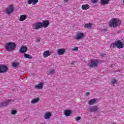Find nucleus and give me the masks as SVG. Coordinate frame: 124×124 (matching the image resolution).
<instances>
[{
    "label": "nucleus",
    "instance_id": "f8f14e48",
    "mask_svg": "<svg viewBox=\"0 0 124 124\" xmlns=\"http://www.w3.org/2000/svg\"><path fill=\"white\" fill-rule=\"evenodd\" d=\"M38 2V0H28V4H32V5H35Z\"/></svg>",
    "mask_w": 124,
    "mask_h": 124
},
{
    "label": "nucleus",
    "instance_id": "5701e85b",
    "mask_svg": "<svg viewBox=\"0 0 124 124\" xmlns=\"http://www.w3.org/2000/svg\"><path fill=\"white\" fill-rule=\"evenodd\" d=\"M64 112L65 116H66L67 117H68L71 113V111L70 110H64Z\"/></svg>",
    "mask_w": 124,
    "mask_h": 124
},
{
    "label": "nucleus",
    "instance_id": "6ab92c4d",
    "mask_svg": "<svg viewBox=\"0 0 124 124\" xmlns=\"http://www.w3.org/2000/svg\"><path fill=\"white\" fill-rule=\"evenodd\" d=\"M81 8L83 10H87L90 8V5L88 4L82 5Z\"/></svg>",
    "mask_w": 124,
    "mask_h": 124
},
{
    "label": "nucleus",
    "instance_id": "7ed1b4c3",
    "mask_svg": "<svg viewBox=\"0 0 124 124\" xmlns=\"http://www.w3.org/2000/svg\"><path fill=\"white\" fill-rule=\"evenodd\" d=\"M98 63V60H91L89 61L88 63V66L90 68H93L94 67H96L97 66V64Z\"/></svg>",
    "mask_w": 124,
    "mask_h": 124
},
{
    "label": "nucleus",
    "instance_id": "423d86ee",
    "mask_svg": "<svg viewBox=\"0 0 124 124\" xmlns=\"http://www.w3.org/2000/svg\"><path fill=\"white\" fill-rule=\"evenodd\" d=\"M11 101H12V100H7L5 102H1L0 103V107H6V106L9 105Z\"/></svg>",
    "mask_w": 124,
    "mask_h": 124
},
{
    "label": "nucleus",
    "instance_id": "412c9836",
    "mask_svg": "<svg viewBox=\"0 0 124 124\" xmlns=\"http://www.w3.org/2000/svg\"><path fill=\"white\" fill-rule=\"evenodd\" d=\"M109 0H100V3L102 5H105V4H107Z\"/></svg>",
    "mask_w": 124,
    "mask_h": 124
},
{
    "label": "nucleus",
    "instance_id": "0eeeda50",
    "mask_svg": "<svg viewBox=\"0 0 124 124\" xmlns=\"http://www.w3.org/2000/svg\"><path fill=\"white\" fill-rule=\"evenodd\" d=\"M8 68L4 65H0V73H4L7 71Z\"/></svg>",
    "mask_w": 124,
    "mask_h": 124
},
{
    "label": "nucleus",
    "instance_id": "4be33fe9",
    "mask_svg": "<svg viewBox=\"0 0 124 124\" xmlns=\"http://www.w3.org/2000/svg\"><path fill=\"white\" fill-rule=\"evenodd\" d=\"M19 65L20 63L19 62H14L12 63V66H13V67H19Z\"/></svg>",
    "mask_w": 124,
    "mask_h": 124
},
{
    "label": "nucleus",
    "instance_id": "dca6fc26",
    "mask_svg": "<svg viewBox=\"0 0 124 124\" xmlns=\"http://www.w3.org/2000/svg\"><path fill=\"white\" fill-rule=\"evenodd\" d=\"M84 37V33L78 32L77 34V37L75 38V39H81Z\"/></svg>",
    "mask_w": 124,
    "mask_h": 124
},
{
    "label": "nucleus",
    "instance_id": "2eb2a0df",
    "mask_svg": "<svg viewBox=\"0 0 124 124\" xmlns=\"http://www.w3.org/2000/svg\"><path fill=\"white\" fill-rule=\"evenodd\" d=\"M50 25L49 21L47 20H44L42 22V26L43 28H47Z\"/></svg>",
    "mask_w": 124,
    "mask_h": 124
},
{
    "label": "nucleus",
    "instance_id": "20e7f679",
    "mask_svg": "<svg viewBox=\"0 0 124 124\" xmlns=\"http://www.w3.org/2000/svg\"><path fill=\"white\" fill-rule=\"evenodd\" d=\"M5 12L6 14L10 15L11 13H13V12H14V7L12 5H10L6 8L5 10Z\"/></svg>",
    "mask_w": 124,
    "mask_h": 124
},
{
    "label": "nucleus",
    "instance_id": "7c9ffc66",
    "mask_svg": "<svg viewBox=\"0 0 124 124\" xmlns=\"http://www.w3.org/2000/svg\"><path fill=\"white\" fill-rule=\"evenodd\" d=\"M16 110H12V111L11 114H12V115H15V114H16Z\"/></svg>",
    "mask_w": 124,
    "mask_h": 124
},
{
    "label": "nucleus",
    "instance_id": "c9c22d12",
    "mask_svg": "<svg viewBox=\"0 0 124 124\" xmlns=\"http://www.w3.org/2000/svg\"><path fill=\"white\" fill-rule=\"evenodd\" d=\"M64 1H65V2H67V1H68V0H64Z\"/></svg>",
    "mask_w": 124,
    "mask_h": 124
},
{
    "label": "nucleus",
    "instance_id": "c85d7f7f",
    "mask_svg": "<svg viewBox=\"0 0 124 124\" xmlns=\"http://www.w3.org/2000/svg\"><path fill=\"white\" fill-rule=\"evenodd\" d=\"M72 51H78V47H75L72 49Z\"/></svg>",
    "mask_w": 124,
    "mask_h": 124
},
{
    "label": "nucleus",
    "instance_id": "9d476101",
    "mask_svg": "<svg viewBox=\"0 0 124 124\" xmlns=\"http://www.w3.org/2000/svg\"><path fill=\"white\" fill-rule=\"evenodd\" d=\"M27 51H28V47L24 46H22L19 49V53H21L22 54H24Z\"/></svg>",
    "mask_w": 124,
    "mask_h": 124
},
{
    "label": "nucleus",
    "instance_id": "a878e982",
    "mask_svg": "<svg viewBox=\"0 0 124 124\" xmlns=\"http://www.w3.org/2000/svg\"><path fill=\"white\" fill-rule=\"evenodd\" d=\"M24 58H26V59H32V56L29 54H24Z\"/></svg>",
    "mask_w": 124,
    "mask_h": 124
},
{
    "label": "nucleus",
    "instance_id": "1a4fd4ad",
    "mask_svg": "<svg viewBox=\"0 0 124 124\" xmlns=\"http://www.w3.org/2000/svg\"><path fill=\"white\" fill-rule=\"evenodd\" d=\"M51 116H52V113L50 112H46L44 115V118L46 120H49V119L51 118Z\"/></svg>",
    "mask_w": 124,
    "mask_h": 124
},
{
    "label": "nucleus",
    "instance_id": "6e6552de",
    "mask_svg": "<svg viewBox=\"0 0 124 124\" xmlns=\"http://www.w3.org/2000/svg\"><path fill=\"white\" fill-rule=\"evenodd\" d=\"M57 54L59 56H62L65 54V49L61 48L57 50Z\"/></svg>",
    "mask_w": 124,
    "mask_h": 124
},
{
    "label": "nucleus",
    "instance_id": "473e14b6",
    "mask_svg": "<svg viewBox=\"0 0 124 124\" xmlns=\"http://www.w3.org/2000/svg\"><path fill=\"white\" fill-rule=\"evenodd\" d=\"M85 95H86V96H88V95H90V93H89V92L86 93H85Z\"/></svg>",
    "mask_w": 124,
    "mask_h": 124
},
{
    "label": "nucleus",
    "instance_id": "393cba45",
    "mask_svg": "<svg viewBox=\"0 0 124 124\" xmlns=\"http://www.w3.org/2000/svg\"><path fill=\"white\" fill-rule=\"evenodd\" d=\"M92 26H93V24L92 23H87L85 24L84 28H86L87 29H90V28H92Z\"/></svg>",
    "mask_w": 124,
    "mask_h": 124
},
{
    "label": "nucleus",
    "instance_id": "f3484780",
    "mask_svg": "<svg viewBox=\"0 0 124 124\" xmlns=\"http://www.w3.org/2000/svg\"><path fill=\"white\" fill-rule=\"evenodd\" d=\"M27 19V16L25 15H22L20 16V18L19 19V21L20 22H23V21H25Z\"/></svg>",
    "mask_w": 124,
    "mask_h": 124
},
{
    "label": "nucleus",
    "instance_id": "f704fd0d",
    "mask_svg": "<svg viewBox=\"0 0 124 124\" xmlns=\"http://www.w3.org/2000/svg\"><path fill=\"white\" fill-rule=\"evenodd\" d=\"M123 43V48L124 47V40L123 41V42H122Z\"/></svg>",
    "mask_w": 124,
    "mask_h": 124
},
{
    "label": "nucleus",
    "instance_id": "ddd939ff",
    "mask_svg": "<svg viewBox=\"0 0 124 124\" xmlns=\"http://www.w3.org/2000/svg\"><path fill=\"white\" fill-rule=\"evenodd\" d=\"M89 111L90 112H96V111H98V108H97V106H94L91 107L89 108Z\"/></svg>",
    "mask_w": 124,
    "mask_h": 124
},
{
    "label": "nucleus",
    "instance_id": "72a5a7b5",
    "mask_svg": "<svg viewBox=\"0 0 124 124\" xmlns=\"http://www.w3.org/2000/svg\"><path fill=\"white\" fill-rule=\"evenodd\" d=\"M39 41H40V38L37 39V42H39Z\"/></svg>",
    "mask_w": 124,
    "mask_h": 124
},
{
    "label": "nucleus",
    "instance_id": "cd10ccee",
    "mask_svg": "<svg viewBox=\"0 0 124 124\" xmlns=\"http://www.w3.org/2000/svg\"><path fill=\"white\" fill-rule=\"evenodd\" d=\"M49 74H53V73H55V70L54 69H51L49 70Z\"/></svg>",
    "mask_w": 124,
    "mask_h": 124
},
{
    "label": "nucleus",
    "instance_id": "39448f33",
    "mask_svg": "<svg viewBox=\"0 0 124 124\" xmlns=\"http://www.w3.org/2000/svg\"><path fill=\"white\" fill-rule=\"evenodd\" d=\"M113 46H116L118 49H123L124 46L123 45V42H121L120 40L115 41L113 44Z\"/></svg>",
    "mask_w": 124,
    "mask_h": 124
},
{
    "label": "nucleus",
    "instance_id": "9b49d317",
    "mask_svg": "<svg viewBox=\"0 0 124 124\" xmlns=\"http://www.w3.org/2000/svg\"><path fill=\"white\" fill-rule=\"evenodd\" d=\"M41 28H43L42 22H38L35 23V27L34 30H38L39 29H41Z\"/></svg>",
    "mask_w": 124,
    "mask_h": 124
},
{
    "label": "nucleus",
    "instance_id": "f257e3e1",
    "mask_svg": "<svg viewBox=\"0 0 124 124\" xmlns=\"http://www.w3.org/2000/svg\"><path fill=\"white\" fill-rule=\"evenodd\" d=\"M122 21L120 19L113 18L111 19L109 21V27L111 29H115V28H118V27H120Z\"/></svg>",
    "mask_w": 124,
    "mask_h": 124
},
{
    "label": "nucleus",
    "instance_id": "c756f323",
    "mask_svg": "<svg viewBox=\"0 0 124 124\" xmlns=\"http://www.w3.org/2000/svg\"><path fill=\"white\" fill-rule=\"evenodd\" d=\"M98 0H91V2H92V3H96Z\"/></svg>",
    "mask_w": 124,
    "mask_h": 124
},
{
    "label": "nucleus",
    "instance_id": "a211bd4d",
    "mask_svg": "<svg viewBox=\"0 0 124 124\" xmlns=\"http://www.w3.org/2000/svg\"><path fill=\"white\" fill-rule=\"evenodd\" d=\"M95 103H96V99L95 98L92 99L88 102L89 105H93Z\"/></svg>",
    "mask_w": 124,
    "mask_h": 124
},
{
    "label": "nucleus",
    "instance_id": "4468645a",
    "mask_svg": "<svg viewBox=\"0 0 124 124\" xmlns=\"http://www.w3.org/2000/svg\"><path fill=\"white\" fill-rule=\"evenodd\" d=\"M50 54L51 52H50V51L49 50L44 51L43 53V56L44 58H48V57L50 56Z\"/></svg>",
    "mask_w": 124,
    "mask_h": 124
},
{
    "label": "nucleus",
    "instance_id": "f03ea898",
    "mask_svg": "<svg viewBox=\"0 0 124 124\" xmlns=\"http://www.w3.org/2000/svg\"><path fill=\"white\" fill-rule=\"evenodd\" d=\"M16 44L12 42H9L6 44L5 48L7 52H13L15 50Z\"/></svg>",
    "mask_w": 124,
    "mask_h": 124
},
{
    "label": "nucleus",
    "instance_id": "b1692460",
    "mask_svg": "<svg viewBox=\"0 0 124 124\" xmlns=\"http://www.w3.org/2000/svg\"><path fill=\"white\" fill-rule=\"evenodd\" d=\"M39 101V98H37L36 99H33L31 101V103L32 104H34V103H37Z\"/></svg>",
    "mask_w": 124,
    "mask_h": 124
},
{
    "label": "nucleus",
    "instance_id": "2f4dec72",
    "mask_svg": "<svg viewBox=\"0 0 124 124\" xmlns=\"http://www.w3.org/2000/svg\"><path fill=\"white\" fill-rule=\"evenodd\" d=\"M80 120H81V117H77L76 118V122H78V121H80Z\"/></svg>",
    "mask_w": 124,
    "mask_h": 124
},
{
    "label": "nucleus",
    "instance_id": "bb28decb",
    "mask_svg": "<svg viewBox=\"0 0 124 124\" xmlns=\"http://www.w3.org/2000/svg\"><path fill=\"white\" fill-rule=\"evenodd\" d=\"M111 83L112 84V85H115V84L118 83V80L115 79H112L111 80Z\"/></svg>",
    "mask_w": 124,
    "mask_h": 124
},
{
    "label": "nucleus",
    "instance_id": "4c0bfd02",
    "mask_svg": "<svg viewBox=\"0 0 124 124\" xmlns=\"http://www.w3.org/2000/svg\"><path fill=\"white\" fill-rule=\"evenodd\" d=\"M123 3L124 4V0H123Z\"/></svg>",
    "mask_w": 124,
    "mask_h": 124
},
{
    "label": "nucleus",
    "instance_id": "e433bc0d",
    "mask_svg": "<svg viewBox=\"0 0 124 124\" xmlns=\"http://www.w3.org/2000/svg\"><path fill=\"white\" fill-rule=\"evenodd\" d=\"M101 56H102V57H104V54L102 53V54H101Z\"/></svg>",
    "mask_w": 124,
    "mask_h": 124
},
{
    "label": "nucleus",
    "instance_id": "aec40b11",
    "mask_svg": "<svg viewBox=\"0 0 124 124\" xmlns=\"http://www.w3.org/2000/svg\"><path fill=\"white\" fill-rule=\"evenodd\" d=\"M36 89H38L39 90H41L43 88V84L41 83L35 86Z\"/></svg>",
    "mask_w": 124,
    "mask_h": 124
}]
</instances>
